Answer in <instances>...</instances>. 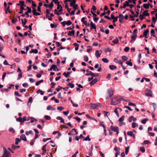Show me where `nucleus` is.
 Returning <instances> with one entry per match:
<instances>
[{"mask_svg":"<svg viewBox=\"0 0 157 157\" xmlns=\"http://www.w3.org/2000/svg\"><path fill=\"white\" fill-rule=\"evenodd\" d=\"M118 17H115V18H114L113 19H113V22L114 23L115 22H116V21H117V20Z\"/></svg>","mask_w":157,"mask_h":157,"instance_id":"13d9d810","label":"nucleus"},{"mask_svg":"<svg viewBox=\"0 0 157 157\" xmlns=\"http://www.w3.org/2000/svg\"><path fill=\"white\" fill-rule=\"evenodd\" d=\"M121 99L117 97H115L112 99L111 105H115L120 103Z\"/></svg>","mask_w":157,"mask_h":157,"instance_id":"f257e3e1","label":"nucleus"},{"mask_svg":"<svg viewBox=\"0 0 157 157\" xmlns=\"http://www.w3.org/2000/svg\"><path fill=\"white\" fill-rule=\"evenodd\" d=\"M109 69L112 70L117 68V67L113 65H110L109 66Z\"/></svg>","mask_w":157,"mask_h":157,"instance_id":"f3484780","label":"nucleus"},{"mask_svg":"<svg viewBox=\"0 0 157 157\" xmlns=\"http://www.w3.org/2000/svg\"><path fill=\"white\" fill-rule=\"evenodd\" d=\"M91 27V29H95V31H96V26L95 24H94L93 25H90Z\"/></svg>","mask_w":157,"mask_h":157,"instance_id":"4c0bfd02","label":"nucleus"},{"mask_svg":"<svg viewBox=\"0 0 157 157\" xmlns=\"http://www.w3.org/2000/svg\"><path fill=\"white\" fill-rule=\"evenodd\" d=\"M114 112L118 117H119V114L117 110V108H116L114 110Z\"/></svg>","mask_w":157,"mask_h":157,"instance_id":"864d4df0","label":"nucleus"},{"mask_svg":"<svg viewBox=\"0 0 157 157\" xmlns=\"http://www.w3.org/2000/svg\"><path fill=\"white\" fill-rule=\"evenodd\" d=\"M124 116H122L121 117H120L119 119V121L120 122H121V124H120V125L121 126L122 125V124H123V125H125V123L122 122V121L124 120Z\"/></svg>","mask_w":157,"mask_h":157,"instance_id":"423d86ee","label":"nucleus"},{"mask_svg":"<svg viewBox=\"0 0 157 157\" xmlns=\"http://www.w3.org/2000/svg\"><path fill=\"white\" fill-rule=\"evenodd\" d=\"M101 107L100 104L99 103L92 104L90 105V109H94L98 108Z\"/></svg>","mask_w":157,"mask_h":157,"instance_id":"f03ea898","label":"nucleus"},{"mask_svg":"<svg viewBox=\"0 0 157 157\" xmlns=\"http://www.w3.org/2000/svg\"><path fill=\"white\" fill-rule=\"evenodd\" d=\"M57 9L59 10V12H61L62 11V7L61 5H60L59 4L57 5Z\"/></svg>","mask_w":157,"mask_h":157,"instance_id":"9d476101","label":"nucleus"},{"mask_svg":"<svg viewBox=\"0 0 157 157\" xmlns=\"http://www.w3.org/2000/svg\"><path fill=\"white\" fill-rule=\"evenodd\" d=\"M149 142V141L147 140H144L143 143H141V145H144V144H147Z\"/></svg>","mask_w":157,"mask_h":157,"instance_id":"09e8293b","label":"nucleus"},{"mask_svg":"<svg viewBox=\"0 0 157 157\" xmlns=\"http://www.w3.org/2000/svg\"><path fill=\"white\" fill-rule=\"evenodd\" d=\"M57 109L58 110L61 111L64 109V107L61 106H59L57 108Z\"/></svg>","mask_w":157,"mask_h":157,"instance_id":"4d7b16f0","label":"nucleus"},{"mask_svg":"<svg viewBox=\"0 0 157 157\" xmlns=\"http://www.w3.org/2000/svg\"><path fill=\"white\" fill-rule=\"evenodd\" d=\"M44 118L47 120H50L51 119V117L48 115H45L44 116Z\"/></svg>","mask_w":157,"mask_h":157,"instance_id":"58836bf2","label":"nucleus"},{"mask_svg":"<svg viewBox=\"0 0 157 157\" xmlns=\"http://www.w3.org/2000/svg\"><path fill=\"white\" fill-rule=\"evenodd\" d=\"M75 31L74 30H73L71 31H69L68 34V35L69 36H71L72 35L73 36H74Z\"/></svg>","mask_w":157,"mask_h":157,"instance_id":"f8f14e48","label":"nucleus"},{"mask_svg":"<svg viewBox=\"0 0 157 157\" xmlns=\"http://www.w3.org/2000/svg\"><path fill=\"white\" fill-rule=\"evenodd\" d=\"M137 31L136 29H134L133 31L132 35L137 36Z\"/></svg>","mask_w":157,"mask_h":157,"instance_id":"49530a36","label":"nucleus"},{"mask_svg":"<svg viewBox=\"0 0 157 157\" xmlns=\"http://www.w3.org/2000/svg\"><path fill=\"white\" fill-rule=\"evenodd\" d=\"M136 126H138V124L135 122H133L132 123V127L134 128L136 127Z\"/></svg>","mask_w":157,"mask_h":157,"instance_id":"37998d69","label":"nucleus"},{"mask_svg":"<svg viewBox=\"0 0 157 157\" xmlns=\"http://www.w3.org/2000/svg\"><path fill=\"white\" fill-rule=\"evenodd\" d=\"M107 94L108 96H107V99H109L112 97L113 94V90L111 87L107 90Z\"/></svg>","mask_w":157,"mask_h":157,"instance_id":"7ed1b4c3","label":"nucleus"},{"mask_svg":"<svg viewBox=\"0 0 157 157\" xmlns=\"http://www.w3.org/2000/svg\"><path fill=\"white\" fill-rule=\"evenodd\" d=\"M129 147H127L125 148V153L126 154H127L128 151Z\"/></svg>","mask_w":157,"mask_h":157,"instance_id":"680f3d73","label":"nucleus"},{"mask_svg":"<svg viewBox=\"0 0 157 157\" xmlns=\"http://www.w3.org/2000/svg\"><path fill=\"white\" fill-rule=\"evenodd\" d=\"M14 95L15 96H17L19 97H21V95L19 94L18 92L17 91H15L14 92Z\"/></svg>","mask_w":157,"mask_h":157,"instance_id":"603ef678","label":"nucleus"},{"mask_svg":"<svg viewBox=\"0 0 157 157\" xmlns=\"http://www.w3.org/2000/svg\"><path fill=\"white\" fill-rule=\"evenodd\" d=\"M16 121L17 122H19L21 123H23L22 119L21 117H19V118L16 119Z\"/></svg>","mask_w":157,"mask_h":157,"instance_id":"6ab92c4d","label":"nucleus"},{"mask_svg":"<svg viewBox=\"0 0 157 157\" xmlns=\"http://www.w3.org/2000/svg\"><path fill=\"white\" fill-rule=\"evenodd\" d=\"M131 61V59H130L129 61H127L126 62V64H127L128 65H129L130 66H132V63L130 62Z\"/></svg>","mask_w":157,"mask_h":157,"instance_id":"c756f323","label":"nucleus"},{"mask_svg":"<svg viewBox=\"0 0 157 157\" xmlns=\"http://www.w3.org/2000/svg\"><path fill=\"white\" fill-rule=\"evenodd\" d=\"M124 16L123 14H120L119 15V21L120 22H122L123 21V19Z\"/></svg>","mask_w":157,"mask_h":157,"instance_id":"ddd939ff","label":"nucleus"},{"mask_svg":"<svg viewBox=\"0 0 157 157\" xmlns=\"http://www.w3.org/2000/svg\"><path fill=\"white\" fill-rule=\"evenodd\" d=\"M149 30L148 29L145 30L143 33V36H146L147 34L149 33Z\"/></svg>","mask_w":157,"mask_h":157,"instance_id":"2f4dec72","label":"nucleus"},{"mask_svg":"<svg viewBox=\"0 0 157 157\" xmlns=\"http://www.w3.org/2000/svg\"><path fill=\"white\" fill-rule=\"evenodd\" d=\"M52 67L53 69V70L54 71H56V65L53 64L52 65Z\"/></svg>","mask_w":157,"mask_h":157,"instance_id":"5fc2aeb1","label":"nucleus"},{"mask_svg":"<svg viewBox=\"0 0 157 157\" xmlns=\"http://www.w3.org/2000/svg\"><path fill=\"white\" fill-rule=\"evenodd\" d=\"M92 75L91 76L93 78L94 77H97L99 75L98 73H92Z\"/></svg>","mask_w":157,"mask_h":157,"instance_id":"79ce46f5","label":"nucleus"},{"mask_svg":"<svg viewBox=\"0 0 157 157\" xmlns=\"http://www.w3.org/2000/svg\"><path fill=\"white\" fill-rule=\"evenodd\" d=\"M4 154L2 157H10V152L5 148H3Z\"/></svg>","mask_w":157,"mask_h":157,"instance_id":"20e7f679","label":"nucleus"},{"mask_svg":"<svg viewBox=\"0 0 157 157\" xmlns=\"http://www.w3.org/2000/svg\"><path fill=\"white\" fill-rule=\"evenodd\" d=\"M74 118L75 119L76 121H78V122H80L81 121V119L78 117H74Z\"/></svg>","mask_w":157,"mask_h":157,"instance_id":"338daca9","label":"nucleus"},{"mask_svg":"<svg viewBox=\"0 0 157 157\" xmlns=\"http://www.w3.org/2000/svg\"><path fill=\"white\" fill-rule=\"evenodd\" d=\"M38 51L37 49H32L31 51H29V53H33L35 54H36L38 53Z\"/></svg>","mask_w":157,"mask_h":157,"instance_id":"4468645a","label":"nucleus"},{"mask_svg":"<svg viewBox=\"0 0 157 157\" xmlns=\"http://www.w3.org/2000/svg\"><path fill=\"white\" fill-rule=\"evenodd\" d=\"M145 9H148L149 8V5L147 4H144L143 5Z\"/></svg>","mask_w":157,"mask_h":157,"instance_id":"7c9ffc66","label":"nucleus"},{"mask_svg":"<svg viewBox=\"0 0 157 157\" xmlns=\"http://www.w3.org/2000/svg\"><path fill=\"white\" fill-rule=\"evenodd\" d=\"M76 1L75 0H71L70 4V6L71 7L74 6L75 5Z\"/></svg>","mask_w":157,"mask_h":157,"instance_id":"2eb2a0df","label":"nucleus"},{"mask_svg":"<svg viewBox=\"0 0 157 157\" xmlns=\"http://www.w3.org/2000/svg\"><path fill=\"white\" fill-rule=\"evenodd\" d=\"M70 74V72H67L66 73V72H64L63 73V75H64L65 77H67Z\"/></svg>","mask_w":157,"mask_h":157,"instance_id":"5701e85b","label":"nucleus"},{"mask_svg":"<svg viewBox=\"0 0 157 157\" xmlns=\"http://www.w3.org/2000/svg\"><path fill=\"white\" fill-rule=\"evenodd\" d=\"M33 131L32 130H30L29 131H26L25 132V134L27 136L29 135V134H32L33 133Z\"/></svg>","mask_w":157,"mask_h":157,"instance_id":"473e14b6","label":"nucleus"},{"mask_svg":"<svg viewBox=\"0 0 157 157\" xmlns=\"http://www.w3.org/2000/svg\"><path fill=\"white\" fill-rule=\"evenodd\" d=\"M6 72H4L2 76V80L3 81H4V79L6 76Z\"/></svg>","mask_w":157,"mask_h":157,"instance_id":"de8ad7c7","label":"nucleus"},{"mask_svg":"<svg viewBox=\"0 0 157 157\" xmlns=\"http://www.w3.org/2000/svg\"><path fill=\"white\" fill-rule=\"evenodd\" d=\"M22 86L25 87H27L28 86V85L27 83H25L22 84Z\"/></svg>","mask_w":157,"mask_h":157,"instance_id":"69168bd1","label":"nucleus"},{"mask_svg":"<svg viewBox=\"0 0 157 157\" xmlns=\"http://www.w3.org/2000/svg\"><path fill=\"white\" fill-rule=\"evenodd\" d=\"M84 60L85 62H87L88 60V57L86 56H84Z\"/></svg>","mask_w":157,"mask_h":157,"instance_id":"c03bdc74","label":"nucleus"},{"mask_svg":"<svg viewBox=\"0 0 157 157\" xmlns=\"http://www.w3.org/2000/svg\"><path fill=\"white\" fill-rule=\"evenodd\" d=\"M38 94L40 93L41 95H43L44 94V92L40 89L38 90L36 92Z\"/></svg>","mask_w":157,"mask_h":157,"instance_id":"412c9836","label":"nucleus"},{"mask_svg":"<svg viewBox=\"0 0 157 157\" xmlns=\"http://www.w3.org/2000/svg\"><path fill=\"white\" fill-rule=\"evenodd\" d=\"M140 150L143 153L145 151V148L143 146L140 147Z\"/></svg>","mask_w":157,"mask_h":157,"instance_id":"393cba45","label":"nucleus"},{"mask_svg":"<svg viewBox=\"0 0 157 157\" xmlns=\"http://www.w3.org/2000/svg\"><path fill=\"white\" fill-rule=\"evenodd\" d=\"M90 139L89 137V136H87L86 138H85L84 140L83 141H90Z\"/></svg>","mask_w":157,"mask_h":157,"instance_id":"72a5a7b5","label":"nucleus"},{"mask_svg":"<svg viewBox=\"0 0 157 157\" xmlns=\"http://www.w3.org/2000/svg\"><path fill=\"white\" fill-rule=\"evenodd\" d=\"M127 134L128 136H132L134 134L132 132L129 131L127 132Z\"/></svg>","mask_w":157,"mask_h":157,"instance_id":"c9c22d12","label":"nucleus"},{"mask_svg":"<svg viewBox=\"0 0 157 157\" xmlns=\"http://www.w3.org/2000/svg\"><path fill=\"white\" fill-rule=\"evenodd\" d=\"M155 31L153 29H152L151 31V36L155 37Z\"/></svg>","mask_w":157,"mask_h":157,"instance_id":"cd10ccee","label":"nucleus"},{"mask_svg":"<svg viewBox=\"0 0 157 157\" xmlns=\"http://www.w3.org/2000/svg\"><path fill=\"white\" fill-rule=\"evenodd\" d=\"M56 119L57 120H60V122L62 123H64V121L63 119V118L59 116L57 117L56 118Z\"/></svg>","mask_w":157,"mask_h":157,"instance_id":"9b49d317","label":"nucleus"},{"mask_svg":"<svg viewBox=\"0 0 157 157\" xmlns=\"http://www.w3.org/2000/svg\"><path fill=\"white\" fill-rule=\"evenodd\" d=\"M112 42L115 44H117L119 43V41L117 38H116V39L112 41Z\"/></svg>","mask_w":157,"mask_h":157,"instance_id":"a211bd4d","label":"nucleus"},{"mask_svg":"<svg viewBox=\"0 0 157 157\" xmlns=\"http://www.w3.org/2000/svg\"><path fill=\"white\" fill-rule=\"evenodd\" d=\"M20 138L21 140L25 141H27L26 137L24 134L21 135L20 136Z\"/></svg>","mask_w":157,"mask_h":157,"instance_id":"0eeeda50","label":"nucleus"},{"mask_svg":"<svg viewBox=\"0 0 157 157\" xmlns=\"http://www.w3.org/2000/svg\"><path fill=\"white\" fill-rule=\"evenodd\" d=\"M43 82V79L39 81H37L35 83V85L36 86L39 85L40 83H42Z\"/></svg>","mask_w":157,"mask_h":157,"instance_id":"b1692460","label":"nucleus"},{"mask_svg":"<svg viewBox=\"0 0 157 157\" xmlns=\"http://www.w3.org/2000/svg\"><path fill=\"white\" fill-rule=\"evenodd\" d=\"M23 26L25 25L27 22V20L26 19H24V21H23V19H21V20Z\"/></svg>","mask_w":157,"mask_h":157,"instance_id":"c85d7f7f","label":"nucleus"},{"mask_svg":"<svg viewBox=\"0 0 157 157\" xmlns=\"http://www.w3.org/2000/svg\"><path fill=\"white\" fill-rule=\"evenodd\" d=\"M30 118L31 119L30 121V123H33L35 121H37L36 120L32 117H30Z\"/></svg>","mask_w":157,"mask_h":157,"instance_id":"e433bc0d","label":"nucleus"},{"mask_svg":"<svg viewBox=\"0 0 157 157\" xmlns=\"http://www.w3.org/2000/svg\"><path fill=\"white\" fill-rule=\"evenodd\" d=\"M148 10H145L144 11L143 13V16H148L149 15V14L147 13Z\"/></svg>","mask_w":157,"mask_h":157,"instance_id":"dca6fc26","label":"nucleus"},{"mask_svg":"<svg viewBox=\"0 0 157 157\" xmlns=\"http://www.w3.org/2000/svg\"><path fill=\"white\" fill-rule=\"evenodd\" d=\"M67 86H69L71 88H73L74 87V85L73 84L71 83H69Z\"/></svg>","mask_w":157,"mask_h":157,"instance_id":"8fccbe9b","label":"nucleus"},{"mask_svg":"<svg viewBox=\"0 0 157 157\" xmlns=\"http://www.w3.org/2000/svg\"><path fill=\"white\" fill-rule=\"evenodd\" d=\"M100 52H101L99 53V51L98 50H97L96 51L95 53V55L97 58H98L100 56V55L101 54V51H100Z\"/></svg>","mask_w":157,"mask_h":157,"instance_id":"6e6552de","label":"nucleus"},{"mask_svg":"<svg viewBox=\"0 0 157 157\" xmlns=\"http://www.w3.org/2000/svg\"><path fill=\"white\" fill-rule=\"evenodd\" d=\"M54 5L53 3V2H52L49 5H48V7L50 8H52Z\"/></svg>","mask_w":157,"mask_h":157,"instance_id":"bf43d9fd","label":"nucleus"},{"mask_svg":"<svg viewBox=\"0 0 157 157\" xmlns=\"http://www.w3.org/2000/svg\"><path fill=\"white\" fill-rule=\"evenodd\" d=\"M20 147V146H15L14 145H12V148L13 150H14L16 149L19 148Z\"/></svg>","mask_w":157,"mask_h":157,"instance_id":"a878e982","label":"nucleus"},{"mask_svg":"<svg viewBox=\"0 0 157 157\" xmlns=\"http://www.w3.org/2000/svg\"><path fill=\"white\" fill-rule=\"evenodd\" d=\"M111 130L117 132V134H118L119 133L118 130V128L117 127H113L112 125L110 127Z\"/></svg>","mask_w":157,"mask_h":157,"instance_id":"39448f33","label":"nucleus"},{"mask_svg":"<svg viewBox=\"0 0 157 157\" xmlns=\"http://www.w3.org/2000/svg\"><path fill=\"white\" fill-rule=\"evenodd\" d=\"M9 130L10 132H12L13 133L15 132V130L13 128H9Z\"/></svg>","mask_w":157,"mask_h":157,"instance_id":"0e129e2a","label":"nucleus"},{"mask_svg":"<svg viewBox=\"0 0 157 157\" xmlns=\"http://www.w3.org/2000/svg\"><path fill=\"white\" fill-rule=\"evenodd\" d=\"M32 12L33 13V14L34 15L36 13V10L34 7H32Z\"/></svg>","mask_w":157,"mask_h":157,"instance_id":"3c124183","label":"nucleus"},{"mask_svg":"<svg viewBox=\"0 0 157 157\" xmlns=\"http://www.w3.org/2000/svg\"><path fill=\"white\" fill-rule=\"evenodd\" d=\"M122 59L124 61H126L128 59V58L126 56H122Z\"/></svg>","mask_w":157,"mask_h":157,"instance_id":"ea45409f","label":"nucleus"},{"mask_svg":"<svg viewBox=\"0 0 157 157\" xmlns=\"http://www.w3.org/2000/svg\"><path fill=\"white\" fill-rule=\"evenodd\" d=\"M114 150L117 152H118V153H120L119 151L120 150V148L119 147H116L114 148Z\"/></svg>","mask_w":157,"mask_h":157,"instance_id":"4be33fe9","label":"nucleus"},{"mask_svg":"<svg viewBox=\"0 0 157 157\" xmlns=\"http://www.w3.org/2000/svg\"><path fill=\"white\" fill-rule=\"evenodd\" d=\"M47 145V144L44 145L42 148V150L44 152H46V147Z\"/></svg>","mask_w":157,"mask_h":157,"instance_id":"6e6d98bb","label":"nucleus"},{"mask_svg":"<svg viewBox=\"0 0 157 157\" xmlns=\"http://www.w3.org/2000/svg\"><path fill=\"white\" fill-rule=\"evenodd\" d=\"M74 9V11H75L78 8V5L76 4H75L74 6H72Z\"/></svg>","mask_w":157,"mask_h":157,"instance_id":"a19ab883","label":"nucleus"},{"mask_svg":"<svg viewBox=\"0 0 157 157\" xmlns=\"http://www.w3.org/2000/svg\"><path fill=\"white\" fill-rule=\"evenodd\" d=\"M97 81V78H94L93 79L90 83V86H92L94 85L96 82Z\"/></svg>","mask_w":157,"mask_h":157,"instance_id":"1a4fd4ad","label":"nucleus"},{"mask_svg":"<svg viewBox=\"0 0 157 157\" xmlns=\"http://www.w3.org/2000/svg\"><path fill=\"white\" fill-rule=\"evenodd\" d=\"M148 120V119L147 118H145L143 120H142L141 121V122L142 123L144 124H146V122Z\"/></svg>","mask_w":157,"mask_h":157,"instance_id":"bb28decb","label":"nucleus"},{"mask_svg":"<svg viewBox=\"0 0 157 157\" xmlns=\"http://www.w3.org/2000/svg\"><path fill=\"white\" fill-rule=\"evenodd\" d=\"M71 22L70 20H68L66 22V25H70L71 24Z\"/></svg>","mask_w":157,"mask_h":157,"instance_id":"774afa93","label":"nucleus"},{"mask_svg":"<svg viewBox=\"0 0 157 157\" xmlns=\"http://www.w3.org/2000/svg\"><path fill=\"white\" fill-rule=\"evenodd\" d=\"M21 141V140L20 139L17 138H16L15 140V144L17 145L18 144V143Z\"/></svg>","mask_w":157,"mask_h":157,"instance_id":"aec40b11","label":"nucleus"},{"mask_svg":"<svg viewBox=\"0 0 157 157\" xmlns=\"http://www.w3.org/2000/svg\"><path fill=\"white\" fill-rule=\"evenodd\" d=\"M52 2H53L55 4H57V5L59 4V2L58 1V0H52Z\"/></svg>","mask_w":157,"mask_h":157,"instance_id":"052dcab7","label":"nucleus"},{"mask_svg":"<svg viewBox=\"0 0 157 157\" xmlns=\"http://www.w3.org/2000/svg\"><path fill=\"white\" fill-rule=\"evenodd\" d=\"M102 60L103 62L105 63H108L109 62L108 60L106 58H103L102 59Z\"/></svg>","mask_w":157,"mask_h":157,"instance_id":"f704fd0d","label":"nucleus"},{"mask_svg":"<svg viewBox=\"0 0 157 157\" xmlns=\"http://www.w3.org/2000/svg\"><path fill=\"white\" fill-rule=\"evenodd\" d=\"M129 49V48L128 47H127L125 48H124V51L125 52H128Z\"/></svg>","mask_w":157,"mask_h":157,"instance_id":"e2e57ef3","label":"nucleus"},{"mask_svg":"<svg viewBox=\"0 0 157 157\" xmlns=\"http://www.w3.org/2000/svg\"><path fill=\"white\" fill-rule=\"evenodd\" d=\"M136 36H137L132 35V36L131 37V38L132 39V40L131 41V42L132 41H135L136 40Z\"/></svg>","mask_w":157,"mask_h":157,"instance_id":"a18cd8bd","label":"nucleus"}]
</instances>
